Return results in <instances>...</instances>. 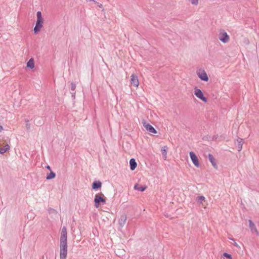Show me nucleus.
<instances>
[{
  "mask_svg": "<svg viewBox=\"0 0 259 259\" xmlns=\"http://www.w3.org/2000/svg\"><path fill=\"white\" fill-rule=\"evenodd\" d=\"M127 217L126 215L125 214H123L120 216V218L119 220V224L121 227H123L126 221Z\"/></svg>",
  "mask_w": 259,
  "mask_h": 259,
  "instance_id": "nucleus-12",
  "label": "nucleus"
},
{
  "mask_svg": "<svg viewBox=\"0 0 259 259\" xmlns=\"http://www.w3.org/2000/svg\"><path fill=\"white\" fill-rule=\"evenodd\" d=\"M67 255V232L66 227L62 228L60 238V258L66 259Z\"/></svg>",
  "mask_w": 259,
  "mask_h": 259,
  "instance_id": "nucleus-1",
  "label": "nucleus"
},
{
  "mask_svg": "<svg viewBox=\"0 0 259 259\" xmlns=\"http://www.w3.org/2000/svg\"><path fill=\"white\" fill-rule=\"evenodd\" d=\"M147 188L146 186H140L138 184H136L134 186L135 190L143 192Z\"/></svg>",
  "mask_w": 259,
  "mask_h": 259,
  "instance_id": "nucleus-16",
  "label": "nucleus"
},
{
  "mask_svg": "<svg viewBox=\"0 0 259 259\" xmlns=\"http://www.w3.org/2000/svg\"><path fill=\"white\" fill-rule=\"evenodd\" d=\"M27 67L31 69L34 67V60L32 58H31L27 63Z\"/></svg>",
  "mask_w": 259,
  "mask_h": 259,
  "instance_id": "nucleus-19",
  "label": "nucleus"
},
{
  "mask_svg": "<svg viewBox=\"0 0 259 259\" xmlns=\"http://www.w3.org/2000/svg\"><path fill=\"white\" fill-rule=\"evenodd\" d=\"M115 252H116V255H117L118 256H121V255H123V254L125 252V251L124 249H117L115 251Z\"/></svg>",
  "mask_w": 259,
  "mask_h": 259,
  "instance_id": "nucleus-21",
  "label": "nucleus"
},
{
  "mask_svg": "<svg viewBox=\"0 0 259 259\" xmlns=\"http://www.w3.org/2000/svg\"><path fill=\"white\" fill-rule=\"evenodd\" d=\"M10 146L9 145L6 144L3 147L0 145V153L4 154L9 149Z\"/></svg>",
  "mask_w": 259,
  "mask_h": 259,
  "instance_id": "nucleus-17",
  "label": "nucleus"
},
{
  "mask_svg": "<svg viewBox=\"0 0 259 259\" xmlns=\"http://www.w3.org/2000/svg\"><path fill=\"white\" fill-rule=\"evenodd\" d=\"M76 88V84L73 82L71 83V90L72 91H74Z\"/></svg>",
  "mask_w": 259,
  "mask_h": 259,
  "instance_id": "nucleus-25",
  "label": "nucleus"
},
{
  "mask_svg": "<svg viewBox=\"0 0 259 259\" xmlns=\"http://www.w3.org/2000/svg\"><path fill=\"white\" fill-rule=\"evenodd\" d=\"M209 160L211 163L212 165L214 167L216 168L217 167V163L215 162V159L213 155L211 154H209L208 156Z\"/></svg>",
  "mask_w": 259,
  "mask_h": 259,
  "instance_id": "nucleus-14",
  "label": "nucleus"
},
{
  "mask_svg": "<svg viewBox=\"0 0 259 259\" xmlns=\"http://www.w3.org/2000/svg\"><path fill=\"white\" fill-rule=\"evenodd\" d=\"M26 127H27V129H29L30 128V125L28 124V123H27L26 124Z\"/></svg>",
  "mask_w": 259,
  "mask_h": 259,
  "instance_id": "nucleus-27",
  "label": "nucleus"
},
{
  "mask_svg": "<svg viewBox=\"0 0 259 259\" xmlns=\"http://www.w3.org/2000/svg\"><path fill=\"white\" fill-rule=\"evenodd\" d=\"M205 197L203 196H200L197 197V200L198 202L200 203H202V201L204 200Z\"/></svg>",
  "mask_w": 259,
  "mask_h": 259,
  "instance_id": "nucleus-22",
  "label": "nucleus"
},
{
  "mask_svg": "<svg viewBox=\"0 0 259 259\" xmlns=\"http://www.w3.org/2000/svg\"><path fill=\"white\" fill-rule=\"evenodd\" d=\"M102 186V183L100 181L94 182L92 184V189L94 190H96L97 189L100 188Z\"/></svg>",
  "mask_w": 259,
  "mask_h": 259,
  "instance_id": "nucleus-15",
  "label": "nucleus"
},
{
  "mask_svg": "<svg viewBox=\"0 0 259 259\" xmlns=\"http://www.w3.org/2000/svg\"><path fill=\"white\" fill-rule=\"evenodd\" d=\"M189 1L193 5L197 6L198 4V0H189Z\"/></svg>",
  "mask_w": 259,
  "mask_h": 259,
  "instance_id": "nucleus-23",
  "label": "nucleus"
},
{
  "mask_svg": "<svg viewBox=\"0 0 259 259\" xmlns=\"http://www.w3.org/2000/svg\"><path fill=\"white\" fill-rule=\"evenodd\" d=\"M223 255L225 256V257H226L227 258H228L229 259H232V257L231 256V255L230 254H228L227 253H224L223 254Z\"/></svg>",
  "mask_w": 259,
  "mask_h": 259,
  "instance_id": "nucleus-24",
  "label": "nucleus"
},
{
  "mask_svg": "<svg viewBox=\"0 0 259 259\" xmlns=\"http://www.w3.org/2000/svg\"><path fill=\"white\" fill-rule=\"evenodd\" d=\"M248 223H249V227L250 229L251 230V231L252 233H255L257 235H258L259 232L257 230V229H256L254 224L253 223V222L251 220H249Z\"/></svg>",
  "mask_w": 259,
  "mask_h": 259,
  "instance_id": "nucleus-11",
  "label": "nucleus"
},
{
  "mask_svg": "<svg viewBox=\"0 0 259 259\" xmlns=\"http://www.w3.org/2000/svg\"><path fill=\"white\" fill-rule=\"evenodd\" d=\"M56 176V174L51 171H50V174H48L46 177L47 180H51L52 179H54Z\"/></svg>",
  "mask_w": 259,
  "mask_h": 259,
  "instance_id": "nucleus-20",
  "label": "nucleus"
},
{
  "mask_svg": "<svg viewBox=\"0 0 259 259\" xmlns=\"http://www.w3.org/2000/svg\"><path fill=\"white\" fill-rule=\"evenodd\" d=\"M130 168L132 170H134V169H135L137 166V164L135 159H131V160H130Z\"/></svg>",
  "mask_w": 259,
  "mask_h": 259,
  "instance_id": "nucleus-13",
  "label": "nucleus"
},
{
  "mask_svg": "<svg viewBox=\"0 0 259 259\" xmlns=\"http://www.w3.org/2000/svg\"><path fill=\"white\" fill-rule=\"evenodd\" d=\"M37 21L35 26L33 29L34 32L37 33L42 27L43 20L42 18L41 13L40 11H38L36 13Z\"/></svg>",
  "mask_w": 259,
  "mask_h": 259,
  "instance_id": "nucleus-2",
  "label": "nucleus"
},
{
  "mask_svg": "<svg viewBox=\"0 0 259 259\" xmlns=\"http://www.w3.org/2000/svg\"><path fill=\"white\" fill-rule=\"evenodd\" d=\"M143 126L149 132L153 134L157 133L156 130L151 125L146 122V121L143 122Z\"/></svg>",
  "mask_w": 259,
  "mask_h": 259,
  "instance_id": "nucleus-8",
  "label": "nucleus"
},
{
  "mask_svg": "<svg viewBox=\"0 0 259 259\" xmlns=\"http://www.w3.org/2000/svg\"><path fill=\"white\" fill-rule=\"evenodd\" d=\"M219 39L223 43H227L230 40V37L224 30H221L219 34Z\"/></svg>",
  "mask_w": 259,
  "mask_h": 259,
  "instance_id": "nucleus-4",
  "label": "nucleus"
},
{
  "mask_svg": "<svg viewBox=\"0 0 259 259\" xmlns=\"http://www.w3.org/2000/svg\"><path fill=\"white\" fill-rule=\"evenodd\" d=\"M167 149V146H164V147H162V149H161V153H162V157L164 160H166V157H167V156H166Z\"/></svg>",
  "mask_w": 259,
  "mask_h": 259,
  "instance_id": "nucleus-18",
  "label": "nucleus"
},
{
  "mask_svg": "<svg viewBox=\"0 0 259 259\" xmlns=\"http://www.w3.org/2000/svg\"><path fill=\"white\" fill-rule=\"evenodd\" d=\"M95 207L98 208L101 203L103 204L106 203V199L99 194H96L94 199Z\"/></svg>",
  "mask_w": 259,
  "mask_h": 259,
  "instance_id": "nucleus-3",
  "label": "nucleus"
},
{
  "mask_svg": "<svg viewBox=\"0 0 259 259\" xmlns=\"http://www.w3.org/2000/svg\"><path fill=\"white\" fill-rule=\"evenodd\" d=\"M195 95L199 99L201 100L205 103L207 102V99L203 96V92L200 89L197 88L196 87L194 89V91Z\"/></svg>",
  "mask_w": 259,
  "mask_h": 259,
  "instance_id": "nucleus-5",
  "label": "nucleus"
},
{
  "mask_svg": "<svg viewBox=\"0 0 259 259\" xmlns=\"http://www.w3.org/2000/svg\"><path fill=\"white\" fill-rule=\"evenodd\" d=\"M46 168L49 169V170H51V167L49 166V165H47L46 166Z\"/></svg>",
  "mask_w": 259,
  "mask_h": 259,
  "instance_id": "nucleus-28",
  "label": "nucleus"
},
{
  "mask_svg": "<svg viewBox=\"0 0 259 259\" xmlns=\"http://www.w3.org/2000/svg\"><path fill=\"white\" fill-rule=\"evenodd\" d=\"M90 1L95 2V0H89Z\"/></svg>",
  "mask_w": 259,
  "mask_h": 259,
  "instance_id": "nucleus-30",
  "label": "nucleus"
},
{
  "mask_svg": "<svg viewBox=\"0 0 259 259\" xmlns=\"http://www.w3.org/2000/svg\"><path fill=\"white\" fill-rule=\"evenodd\" d=\"M231 239L232 240H233V241L234 242V246H236V247H239V246L238 244L236 242H235V240H234V239H232H232Z\"/></svg>",
  "mask_w": 259,
  "mask_h": 259,
  "instance_id": "nucleus-26",
  "label": "nucleus"
},
{
  "mask_svg": "<svg viewBox=\"0 0 259 259\" xmlns=\"http://www.w3.org/2000/svg\"><path fill=\"white\" fill-rule=\"evenodd\" d=\"M3 128L2 126H0V132L3 130Z\"/></svg>",
  "mask_w": 259,
  "mask_h": 259,
  "instance_id": "nucleus-29",
  "label": "nucleus"
},
{
  "mask_svg": "<svg viewBox=\"0 0 259 259\" xmlns=\"http://www.w3.org/2000/svg\"><path fill=\"white\" fill-rule=\"evenodd\" d=\"M131 83L136 87H138L139 85V81L138 76L133 74L131 75Z\"/></svg>",
  "mask_w": 259,
  "mask_h": 259,
  "instance_id": "nucleus-9",
  "label": "nucleus"
},
{
  "mask_svg": "<svg viewBox=\"0 0 259 259\" xmlns=\"http://www.w3.org/2000/svg\"><path fill=\"white\" fill-rule=\"evenodd\" d=\"M244 143V140L240 138H238L236 142L235 143L236 146L237 147L238 151L240 152L242 149V145Z\"/></svg>",
  "mask_w": 259,
  "mask_h": 259,
  "instance_id": "nucleus-10",
  "label": "nucleus"
},
{
  "mask_svg": "<svg viewBox=\"0 0 259 259\" xmlns=\"http://www.w3.org/2000/svg\"><path fill=\"white\" fill-rule=\"evenodd\" d=\"M189 154L193 164L197 167H199L200 166V164L199 162L198 157H197L196 154L193 152H190Z\"/></svg>",
  "mask_w": 259,
  "mask_h": 259,
  "instance_id": "nucleus-6",
  "label": "nucleus"
},
{
  "mask_svg": "<svg viewBox=\"0 0 259 259\" xmlns=\"http://www.w3.org/2000/svg\"><path fill=\"white\" fill-rule=\"evenodd\" d=\"M197 75L199 77V78L203 81H207L208 80V76L206 73V72L204 70H199L197 72Z\"/></svg>",
  "mask_w": 259,
  "mask_h": 259,
  "instance_id": "nucleus-7",
  "label": "nucleus"
}]
</instances>
